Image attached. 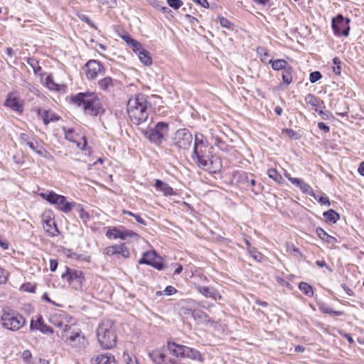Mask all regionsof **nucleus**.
Returning <instances> with one entry per match:
<instances>
[{
  "label": "nucleus",
  "instance_id": "1",
  "mask_svg": "<svg viewBox=\"0 0 364 364\" xmlns=\"http://www.w3.org/2000/svg\"><path fill=\"white\" fill-rule=\"evenodd\" d=\"M150 102L144 94L139 93L132 96L127 102V113L131 121L135 124H141L149 117Z\"/></svg>",
  "mask_w": 364,
  "mask_h": 364
},
{
  "label": "nucleus",
  "instance_id": "2",
  "mask_svg": "<svg viewBox=\"0 0 364 364\" xmlns=\"http://www.w3.org/2000/svg\"><path fill=\"white\" fill-rule=\"evenodd\" d=\"M208 148H195L193 149L191 159L200 168L210 173H215L220 171L222 168V161L216 156L211 155Z\"/></svg>",
  "mask_w": 364,
  "mask_h": 364
},
{
  "label": "nucleus",
  "instance_id": "3",
  "mask_svg": "<svg viewBox=\"0 0 364 364\" xmlns=\"http://www.w3.org/2000/svg\"><path fill=\"white\" fill-rule=\"evenodd\" d=\"M71 101L77 107H82L85 113L97 116L104 112L98 95L93 92H79L71 97Z\"/></svg>",
  "mask_w": 364,
  "mask_h": 364
},
{
  "label": "nucleus",
  "instance_id": "4",
  "mask_svg": "<svg viewBox=\"0 0 364 364\" xmlns=\"http://www.w3.org/2000/svg\"><path fill=\"white\" fill-rule=\"evenodd\" d=\"M97 336L102 348H113L117 343V334L113 322L110 320L102 321L97 329Z\"/></svg>",
  "mask_w": 364,
  "mask_h": 364
},
{
  "label": "nucleus",
  "instance_id": "5",
  "mask_svg": "<svg viewBox=\"0 0 364 364\" xmlns=\"http://www.w3.org/2000/svg\"><path fill=\"white\" fill-rule=\"evenodd\" d=\"M166 347L170 354L180 359H191L204 363V358L199 350L196 348L181 345L173 341H167Z\"/></svg>",
  "mask_w": 364,
  "mask_h": 364
},
{
  "label": "nucleus",
  "instance_id": "6",
  "mask_svg": "<svg viewBox=\"0 0 364 364\" xmlns=\"http://www.w3.org/2000/svg\"><path fill=\"white\" fill-rule=\"evenodd\" d=\"M38 195L50 204L55 205L59 210L64 213H70L76 205V203L68 201L65 196L53 191L41 192Z\"/></svg>",
  "mask_w": 364,
  "mask_h": 364
},
{
  "label": "nucleus",
  "instance_id": "7",
  "mask_svg": "<svg viewBox=\"0 0 364 364\" xmlns=\"http://www.w3.org/2000/svg\"><path fill=\"white\" fill-rule=\"evenodd\" d=\"M169 124L167 122H159L154 128L144 131L146 138L157 146L161 145L168 133Z\"/></svg>",
  "mask_w": 364,
  "mask_h": 364
},
{
  "label": "nucleus",
  "instance_id": "8",
  "mask_svg": "<svg viewBox=\"0 0 364 364\" xmlns=\"http://www.w3.org/2000/svg\"><path fill=\"white\" fill-rule=\"evenodd\" d=\"M193 143V135L186 128L176 130L172 137V144L180 151H188Z\"/></svg>",
  "mask_w": 364,
  "mask_h": 364
},
{
  "label": "nucleus",
  "instance_id": "9",
  "mask_svg": "<svg viewBox=\"0 0 364 364\" xmlns=\"http://www.w3.org/2000/svg\"><path fill=\"white\" fill-rule=\"evenodd\" d=\"M25 323L26 320L23 316L16 311H4L1 316V324L8 330L13 331H18Z\"/></svg>",
  "mask_w": 364,
  "mask_h": 364
},
{
  "label": "nucleus",
  "instance_id": "10",
  "mask_svg": "<svg viewBox=\"0 0 364 364\" xmlns=\"http://www.w3.org/2000/svg\"><path fill=\"white\" fill-rule=\"evenodd\" d=\"M105 235L109 239H121L123 240H130L132 241H138L140 237L138 233L132 230H129L122 225L109 228Z\"/></svg>",
  "mask_w": 364,
  "mask_h": 364
},
{
  "label": "nucleus",
  "instance_id": "11",
  "mask_svg": "<svg viewBox=\"0 0 364 364\" xmlns=\"http://www.w3.org/2000/svg\"><path fill=\"white\" fill-rule=\"evenodd\" d=\"M350 21L349 18H345L342 14H338L336 17L333 18L331 27L334 34L338 37L348 36Z\"/></svg>",
  "mask_w": 364,
  "mask_h": 364
},
{
  "label": "nucleus",
  "instance_id": "12",
  "mask_svg": "<svg viewBox=\"0 0 364 364\" xmlns=\"http://www.w3.org/2000/svg\"><path fill=\"white\" fill-rule=\"evenodd\" d=\"M61 277L66 279L68 284L75 289H81L85 281L82 271L70 269L68 267H66L65 272L62 274Z\"/></svg>",
  "mask_w": 364,
  "mask_h": 364
},
{
  "label": "nucleus",
  "instance_id": "13",
  "mask_svg": "<svg viewBox=\"0 0 364 364\" xmlns=\"http://www.w3.org/2000/svg\"><path fill=\"white\" fill-rule=\"evenodd\" d=\"M139 263L151 266L157 270H162L165 267L162 258L157 255L155 251L144 252L139 259Z\"/></svg>",
  "mask_w": 364,
  "mask_h": 364
},
{
  "label": "nucleus",
  "instance_id": "14",
  "mask_svg": "<svg viewBox=\"0 0 364 364\" xmlns=\"http://www.w3.org/2000/svg\"><path fill=\"white\" fill-rule=\"evenodd\" d=\"M86 77L89 80L95 79L97 75L105 73V68L103 65L97 60H88L84 68Z\"/></svg>",
  "mask_w": 364,
  "mask_h": 364
},
{
  "label": "nucleus",
  "instance_id": "15",
  "mask_svg": "<svg viewBox=\"0 0 364 364\" xmlns=\"http://www.w3.org/2000/svg\"><path fill=\"white\" fill-rule=\"evenodd\" d=\"M63 130L65 139L76 144L77 146L80 149H85L87 141L85 136H80V134L76 133L73 128L66 129L65 127H63Z\"/></svg>",
  "mask_w": 364,
  "mask_h": 364
},
{
  "label": "nucleus",
  "instance_id": "16",
  "mask_svg": "<svg viewBox=\"0 0 364 364\" xmlns=\"http://www.w3.org/2000/svg\"><path fill=\"white\" fill-rule=\"evenodd\" d=\"M31 331H40L43 333H52L53 330L52 327L44 323L43 318L41 315H38L36 319L33 318L31 321L30 323Z\"/></svg>",
  "mask_w": 364,
  "mask_h": 364
},
{
  "label": "nucleus",
  "instance_id": "17",
  "mask_svg": "<svg viewBox=\"0 0 364 364\" xmlns=\"http://www.w3.org/2000/svg\"><path fill=\"white\" fill-rule=\"evenodd\" d=\"M196 289L200 294L206 298H210L214 301L222 299V296L220 292L213 287H205L198 284L196 286Z\"/></svg>",
  "mask_w": 364,
  "mask_h": 364
},
{
  "label": "nucleus",
  "instance_id": "18",
  "mask_svg": "<svg viewBox=\"0 0 364 364\" xmlns=\"http://www.w3.org/2000/svg\"><path fill=\"white\" fill-rule=\"evenodd\" d=\"M43 222V229L48 236L55 237L60 234V231L53 218L44 216Z\"/></svg>",
  "mask_w": 364,
  "mask_h": 364
},
{
  "label": "nucleus",
  "instance_id": "19",
  "mask_svg": "<svg viewBox=\"0 0 364 364\" xmlns=\"http://www.w3.org/2000/svg\"><path fill=\"white\" fill-rule=\"evenodd\" d=\"M63 341L66 344L78 350L85 348L87 344V341L83 334H80L77 337H68L66 338H63Z\"/></svg>",
  "mask_w": 364,
  "mask_h": 364
},
{
  "label": "nucleus",
  "instance_id": "20",
  "mask_svg": "<svg viewBox=\"0 0 364 364\" xmlns=\"http://www.w3.org/2000/svg\"><path fill=\"white\" fill-rule=\"evenodd\" d=\"M149 356L156 364H178L176 359L168 358L165 353L159 351L152 352Z\"/></svg>",
  "mask_w": 364,
  "mask_h": 364
},
{
  "label": "nucleus",
  "instance_id": "21",
  "mask_svg": "<svg viewBox=\"0 0 364 364\" xmlns=\"http://www.w3.org/2000/svg\"><path fill=\"white\" fill-rule=\"evenodd\" d=\"M4 106L18 112H22L23 105L19 101V98L14 96L13 93H9L4 103Z\"/></svg>",
  "mask_w": 364,
  "mask_h": 364
},
{
  "label": "nucleus",
  "instance_id": "22",
  "mask_svg": "<svg viewBox=\"0 0 364 364\" xmlns=\"http://www.w3.org/2000/svg\"><path fill=\"white\" fill-rule=\"evenodd\" d=\"M36 112L38 116L42 119L46 125L48 124L50 122H56L60 119L58 115H57L54 112L50 110L37 108Z\"/></svg>",
  "mask_w": 364,
  "mask_h": 364
},
{
  "label": "nucleus",
  "instance_id": "23",
  "mask_svg": "<svg viewBox=\"0 0 364 364\" xmlns=\"http://www.w3.org/2000/svg\"><path fill=\"white\" fill-rule=\"evenodd\" d=\"M90 363L92 364H117L114 356L109 353L93 357Z\"/></svg>",
  "mask_w": 364,
  "mask_h": 364
},
{
  "label": "nucleus",
  "instance_id": "24",
  "mask_svg": "<svg viewBox=\"0 0 364 364\" xmlns=\"http://www.w3.org/2000/svg\"><path fill=\"white\" fill-rule=\"evenodd\" d=\"M80 334H82L81 330L76 326L75 325H65L63 331L60 334H58L60 338L63 340V338H66L68 337L71 336H79Z\"/></svg>",
  "mask_w": 364,
  "mask_h": 364
},
{
  "label": "nucleus",
  "instance_id": "25",
  "mask_svg": "<svg viewBox=\"0 0 364 364\" xmlns=\"http://www.w3.org/2000/svg\"><path fill=\"white\" fill-rule=\"evenodd\" d=\"M67 314L63 311H60L58 313L53 314L50 316L49 321L54 326L58 328L65 327V320L66 319Z\"/></svg>",
  "mask_w": 364,
  "mask_h": 364
},
{
  "label": "nucleus",
  "instance_id": "26",
  "mask_svg": "<svg viewBox=\"0 0 364 364\" xmlns=\"http://www.w3.org/2000/svg\"><path fill=\"white\" fill-rule=\"evenodd\" d=\"M290 182L298 187L301 192L307 195H313V188L306 183L302 178H293L290 179Z\"/></svg>",
  "mask_w": 364,
  "mask_h": 364
},
{
  "label": "nucleus",
  "instance_id": "27",
  "mask_svg": "<svg viewBox=\"0 0 364 364\" xmlns=\"http://www.w3.org/2000/svg\"><path fill=\"white\" fill-rule=\"evenodd\" d=\"M154 187L157 191L163 192L165 196H171L175 195V191H173V188L161 180L156 179L155 181Z\"/></svg>",
  "mask_w": 364,
  "mask_h": 364
},
{
  "label": "nucleus",
  "instance_id": "28",
  "mask_svg": "<svg viewBox=\"0 0 364 364\" xmlns=\"http://www.w3.org/2000/svg\"><path fill=\"white\" fill-rule=\"evenodd\" d=\"M304 101L306 105L310 106L316 112H318L321 105H323V102L321 100L312 94H308L305 97Z\"/></svg>",
  "mask_w": 364,
  "mask_h": 364
},
{
  "label": "nucleus",
  "instance_id": "29",
  "mask_svg": "<svg viewBox=\"0 0 364 364\" xmlns=\"http://www.w3.org/2000/svg\"><path fill=\"white\" fill-rule=\"evenodd\" d=\"M117 82V80L111 77H105L97 82L99 87L103 91H110Z\"/></svg>",
  "mask_w": 364,
  "mask_h": 364
},
{
  "label": "nucleus",
  "instance_id": "30",
  "mask_svg": "<svg viewBox=\"0 0 364 364\" xmlns=\"http://www.w3.org/2000/svg\"><path fill=\"white\" fill-rule=\"evenodd\" d=\"M316 235L322 240L325 241L327 244L334 245L337 243L336 237L329 235L322 228L318 227L316 229Z\"/></svg>",
  "mask_w": 364,
  "mask_h": 364
},
{
  "label": "nucleus",
  "instance_id": "31",
  "mask_svg": "<svg viewBox=\"0 0 364 364\" xmlns=\"http://www.w3.org/2000/svg\"><path fill=\"white\" fill-rule=\"evenodd\" d=\"M27 146L38 155L46 157L48 154V151L43 148V146L37 141L33 138Z\"/></svg>",
  "mask_w": 364,
  "mask_h": 364
},
{
  "label": "nucleus",
  "instance_id": "32",
  "mask_svg": "<svg viewBox=\"0 0 364 364\" xmlns=\"http://www.w3.org/2000/svg\"><path fill=\"white\" fill-rule=\"evenodd\" d=\"M323 216L326 222L331 224H335L340 219V215L333 209L323 212Z\"/></svg>",
  "mask_w": 364,
  "mask_h": 364
},
{
  "label": "nucleus",
  "instance_id": "33",
  "mask_svg": "<svg viewBox=\"0 0 364 364\" xmlns=\"http://www.w3.org/2000/svg\"><path fill=\"white\" fill-rule=\"evenodd\" d=\"M208 143L201 133H196L194 136L193 149L195 148H208Z\"/></svg>",
  "mask_w": 364,
  "mask_h": 364
},
{
  "label": "nucleus",
  "instance_id": "34",
  "mask_svg": "<svg viewBox=\"0 0 364 364\" xmlns=\"http://www.w3.org/2000/svg\"><path fill=\"white\" fill-rule=\"evenodd\" d=\"M292 72L293 68L290 65H287L282 71V81L287 85L292 82Z\"/></svg>",
  "mask_w": 364,
  "mask_h": 364
},
{
  "label": "nucleus",
  "instance_id": "35",
  "mask_svg": "<svg viewBox=\"0 0 364 364\" xmlns=\"http://www.w3.org/2000/svg\"><path fill=\"white\" fill-rule=\"evenodd\" d=\"M269 64H271L272 68L274 70H283L289 64L283 59H277L275 60H269Z\"/></svg>",
  "mask_w": 364,
  "mask_h": 364
},
{
  "label": "nucleus",
  "instance_id": "36",
  "mask_svg": "<svg viewBox=\"0 0 364 364\" xmlns=\"http://www.w3.org/2000/svg\"><path fill=\"white\" fill-rule=\"evenodd\" d=\"M257 53L262 63L269 64V61L271 59L269 58V51L266 48L262 46L257 47Z\"/></svg>",
  "mask_w": 364,
  "mask_h": 364
},
{
  "label": "nucleus",
  "instance_id": "37",
  "mask_svg": "<svg viewBox=\"0 0 364 364\" xmlns=\"http://www.w3.org/2000/svg\"><path fill=\"white\" fill-rule=\"evenodd\" d=\"M139 60L145 65H150L152 63V59L150 57L149 53L143 49L137 54Z\"/></svg>",
  "mask_w": 364,
  "mask_h": 364
},
{
  "label": "nucleus",
  "instance_id": "38",
  "mask_svg": "<svg viewBox=\"0 0 364 364\" xmlns=\"http://www.w3.org/2000/svg\"><path fill=\"white\" fill-rule=\"evenodd\" d=\"M45 84L50 90L60 91L61 90L60 85L54 82L51 75H49L46 77Z\"/></svg>",
  "mask_w": 364,
  "mask_h": 364
},
{
  "label": "nucleus",
  "instance_id": "39",
  "mask_svg": "<svg viewBox=\"0 0 364 364\" xmlns=\"http://www.w3.org/2000/svg\"><path fill=\"white\" fill-rule=\"evenodd\" d=\"M267 175L277 183H282L284 181L282 175L275 168H269L267 171Z\"/></svg>",
  "mask_w": 364,
  "mask_h": 364
},
{
  "label": "nucleus",
  "instance_id": "40",
  "mask_svg": "<svg viewBox=\"0 0 364 364\" xmlns=\"http://www.w3.org/2000/svg\"><path fill=\"white\" fill-rule=\"evenodd\" d=\"M114 251H115V255H121L124 258H128L130 255L129 250L124 244L114 245Z\"/></svg>",
  "mask_w": 364,
  "mask_h": 364
},
{
  "label": "nucleus",
  "instance_id": "41",
  "mask_svg": "<svg viewBox=\"0 0 364 364\" xmlns=\"http://www.w3.org/2000/svg\"><path fill=\"white\" fill-rule=\"evenodd\" d=\"M193 317L200 321L209 322L210 318L208 314L202 311L194 310L192 313Z\"/></svg>",
  "mask_w": 364,
  "mask_h": 364
},
{
  "label": "nucleus",
  "instance_id": "42",
  "mask_svg": "<svg viewBox=\"0 0 364 364\" xmlns=\"http://www.w3.org/2000/svg\"><path fill=\"white\" fill-rule=\"evenodd\" d=\"M299 288L305 295L308 296H312L314 295L312 287L306 282H300L299 284Z\"/></svg>",
  "mask_w": 364,
  "mask_h": 364
},
{
  "label": "nucleus",
  "instance_id": "43",
  "mask_svg": "<svg viewBox=\"0 0 364 364\" xmlns=\"http://www.w3.org/2000/svg\"><path fill=\"white\" fill-rule=\"evenodd\" d=\"M320 310L322 312L325 313V314H331V315H333V316H342L343 314V311H334V310L331 309L329 306H328L326 304L321 305L320 306Z\"/></svg>",
  "mask_w": 364,
  "mask_h": 364
},
{
  "label": "nucleus",
  "instance_id": "44",
  "mask_svg": "<svg viewBox=\"0 0 364 364\" xmlns=\"http://www.w3.org/2000/svg\"><path fill=\"white\" fill-rule=\"evenodd\" d=\"M310 196H312L315 200H316L321 205H331L328 197L326 196L324 193H322V196H318L313 191V195H310Z\"/></svg>",
  "mask_w": 364,
  "mask_h": 364
},
{
  "label": "nucleus",
  "instance_id": "45",
  "mask_svg": "<svg viewBox=\"0 0 364 364\" xmlns=\"http://www.w3.org/2000/svg\"><path fill=\"white\" fill-rule=\"evenodd\" d=\"M26 62L33 68V72L36 74L41 70V67L39 65L38 61L34 58H28Z\"/></svg>",
  "mask_w": 364,
  "mask_h": 364
},
{
  "label": "nucleus",
  "instance_id": "46",
  "mask_svg": "<svg viewBox=\"0 0 364 364\" xmlns=\"http://www.w3.org/2000/svg\"><path fill=\"white\" fill-rule=\"evenodd\" d=\"M214 139V145L218 146L221 151H227L228 150V144L224 142L221 138L218 136H215L213 138Z\"/></svg>",
  "mask_w": 364,
  "mask_h": 364
},
{
  "label": "nucleus",
  "instance_id": "47",
  "mask_svg": "<svg viewBox=\"0 0 364 364\" xmlns=\"http://www.w3.org/2000/svg\"><path fill=\"white\" fill-rule=\"evenodd\" d=\"M333 71L336 75H340L341 73V61L339 58L335 57L333 58Z\"/></svg>",
  "mask_w": 364,
  "mask_h": 364
},
{
  "label": "nucleus",
  "instance_id": "48",
  "mask_svg": "<svg viewBox=\"0 0 364 364\" xmlns=\"http://www.w3.org/2000/svg\"><path fill=\"white\" fill-rule=\"evenodd\" d=\"M75 207L77 208L76 210L79 213L80 218L82 220H83L85 222H86L87 220H88L90 219L89 213L82 208L81 205L76 203Z\"/></svg>",
  "mask_w": 364,
  "mask_h": 364
},
{
  "label": "nucleus",
  "instance_id": "49",
  "mask_svg": "<svg viewBox=\"0 0 364 364\" xmlns=\"http://www.w3.org/2000/svg\"><path fill=\"white\" fill-rule=\"evenodd\" d=\"M31 358H32V354L29 350H25L22 353V359L23 360V361L26 363H27V364H38L36 362H33V360H31Z\"/></svg>",
  "mask_w": 364,
  "mask_h": 364
},
{
  "label": "nucleus",
  "instance_id": "50",
  "mask_svg": "<svg viewBox=\"0 0 364 364\" xmlns=\"http://www.w3.org/2000/svg\"><path fill=\"white\" fill-rule=\"evenodd\" d=\"M123 358L126 364H139L137 359L133 355L124 353Z\"/></svg>",
  "mask_w": 364,
  "mask_h": 364
},
{
  "label": "nucleus",
  "instance_id": "51",
  "mask_svg": "<svg viewBox=\"0 0 364 364\" xmlns=\"http://www.w3.org/2000/svg\"><path fill=\"white\" fill-rule=\"evenodd\" d=\"M218 22L220 23V26L222 27L228 28V29H232L233 28V24L226 18L220 16L218 17Z\"/></svg>",
  "mask_w": 364,
  "mask_h": 364
},
{
  "label": "nucleus",
  "instance_id": "52",
  "mask_svg": "<svg viewBox=\"0 0 364 364\" xmlns=\"http://www.w3.org/2000/svg\"><path fill=\"white\" fill-rule=\"evenodd\" d=\"M129 46L132 48L133 51L136 53V55L144 49L141 43L135 39L132 41V43L129 44Z\"/></svg>",
  "mask_w": 364,
  "mask_h": 364
},
{
  "label": "nucleus",
  "instance_id": "53",
  "mask_svg": "<svg viewBox=\"0 0 364 364\" xmlns=\"http://www.w3.org/2000/svg\"><path fill=\"white\" fill-rule=\"evenodd\" d=\"M322 75L319 71L311 72L309 75V81L311 83H315L318 80H321Z\"/></svg>",
  "mask_w": 364,
  "mask_h": 364
},
{
  "label": "nucleus",
  "instance_id": "54",
  "mask_svg": "<svg viewBox=\"0 0 364 364\" xmlns=\"http://www.w3.org/2000/svg\"><path fill=\"white\" fill-rule=\"evenodd\" d=\"M283 133L287 134L291 139H298L300 138L299 133L291 129H283Z\"/></svg>",
  "mask_w": 364,
  "mask_h": 364
},
{
  "label": "nucleus",
  "instance_id": "55",
  "mask_svg": "<svg viewBox=\"0 0 364 364\" xmlns=\"http://www.w3.org/2000/svg\"><path fill=\"white\" fill-rule=\"evenodd\" d=\"M36 289V286L31 284L30 282L25 283L21 286V289H23L24 291L30 293H35Z\"/></svg>",
  "mask_w": 364,
  "mask_h": 364
},
{
  "label": "nucleus",
  "instance_id": "56",
  "mask_svg": "<svg viewBox=\"0 0 364 364\" xmlns=\"http://www.w3.org/2000/svg\"><path fill=\"white\" fill-rule=\"evenodd\" d=\"M248 252H249L250 255H251V257L255 261H257V262H260L261 261V259L262 258V254L258 252L255 248L249 249Z\"/></svg>",
  "mask_w": 364,
  "mask_h": 364
},
{
  "label": "nucleus",
  "instance_id": "57",
  "mask_svg": "<svg viewBox=\"0 0 364 364\" xmlns=\"http://www.w3.org/2000/svg\"><path fill=\"white\" fill-rule=\"evenodd\" d=\"M167 4L173 9H178L183 5L181 0H167Z\"/></svg>",
  "mask_w": 364,
  "mask_h": 364
},
{
  "label": "nucleus",
  "instance_id": "58",
  "mask_svg": "<svg viewBox=\"0 0 364 364\" xmlns=\"http://www.w3.org/2000/svg\"><path fill=\"white\" fill-rule=\"evenodd\" d=\"M19 139L21 144H25L27 145L33 138L26 133H21L20 134Z\"/></svg>",
  "mask_w": 364,
  "mask_h": 364
},
{
  "label": "nucleus",
  "instance_id": "59",
  "mask_svg": "<svg viewBox=\"0 0 364 364\" xmlns=\"http://www.w3.org/2000/svg\"><path fill=\"white\" fill-rule=\"evenodd\" d=\"M81 20L84 22H85L87 25H89L90 27L97 28L94 22L86 15H82L80 17Z\"/></svg>",
  "mask_w": 364,
  "mask_h": 364
},
{
  "label": "nucleus",
  "instance_id": "60",
  "mask_svg": "<svg viewBox=\"0 0 364 364\" xmlns=\"http://www.w3.org/2000/svg\"><path fill=\"white\" fill-rule=\"evenodd\" d=\"M185 18L189 21V23L193 26H196L198 23V20L194 17L191 16L190 14H186Z\"/></svg>",
  "mask_w": 364,
  "mask_h": 364
},
{
  "label": "nucleus",
  "instance_id": "61",
  "mask_svg": "<svg viewBox=\"0 0 364 364\" xmlns=\"http://www.w3.org/2000/svg\"><path fill=\"white\" fill-rule=\"evenodd\" d=\"M317 112L323 119L326 120L329 119L332 117V114L328 111L318 110Z\"/></svg>",
  "mask_w": 364,
  "mask_h": 364
},
{
  "label": "nucleus",
  "instance_id": "62",
  "mask_svg": "<svg viewBox=\"0 0 364 364\" xmlns=\"http://www.w3.org/2000/svg\"><path fill=\"white\" fill-rule=\"evenodd\" d=\"M164 293L166 295L171 296L176 293V289L172 286H168L164 289Z\"/></svg>",
  "mask_w": 364,
  "mask_h": 364
},
{
  "label": "nucleus",
  "instance_id": "63",
  "mask_svg": "<svg viewBox=\"0 0 364 364\" xmlns=\"http://www.w3.org/2000/svg\"><path fill=\"white\" fill-rule=\"evenodd\" d=\"M114 245L107 247L104 250V254H105L108 256H113L115 255V251H114Z\"/></svg>",
  "mask_w": 364,
  "mask_h": 364
},
{
  "label": "nucleus",
  "instance_id": "64",
  "mask_svg": "<svg viewBox=\"0 0 364 364\" xmlns=\"http://www.w3.org/2000/svg\"><path fill=\"white\" fill-rule=\"evenodd\" d=\"M58 262L56 259H51L50 260L49 268L51 272H55L58 268Z\"/></svg>",
  "mask_w": 364,
  "mask_h": 364
}]
</instances>
